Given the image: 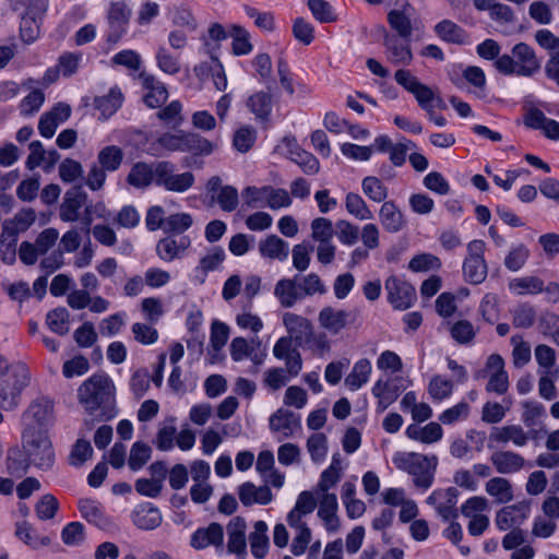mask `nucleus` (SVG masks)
I'll list each match as a JSON object with an SVG mask.
<instances>
[{
	"label": "nucleus",
	"mask_w": 559,
	"mask_h": 559,
	"mask_svg": "<svg viewBox=\"0 0 559 559\" xmlns=\"http://www.w3.org/2000/svg\"><path fill=\"white\" fill-rule=\"evenodd\" d=\"M127 181L138 189L146 188L152 182L156 183V164L136 163L128 174Z\"/></svg>",
	"instance_id": "a878e982"
},
{
	"label": "nucleus",
	"mask_w": 559,
	"mask_h": 559,
	"mask_svg": "<svg viewBox=\"0 0 559 559\" xmlns=\"http://www.w3.org/2000/svg\"><path fill=\"white\" fill-rule=\"evenodd\" d=\"M390 58L394 62H409L412 52L407 37H386L384 43Z\"/></svg>",
	"instance_id": "f704fd0d"
},
{
	"label": "nucleus",
	"mask_w": 559,
	"mask_h": 559,
	"mask_svg": "<svg viewBox=\"0 0 559 559\" xmlns=\"http://www.w3.org/2000/svg\"><path fill=\"white\" fill-rule=\"evenodd\" d=\"M152 449L143 442H135L130 451L129 466L133 471L144 466L151 457Z\"/></svg>",
	"instance_id": "4d7b16f0"
},
{
	"label": "nucleus",
	"mask_w": 559,
	"mask_h": 559,
	"mask_svg": "<svg viewBox=\"0 0 559 559\" xmlns=\"http://www.w3.org/2000/svg\"><path fill=\"white\" fill-rule=\"evenodd\" d=\"M140 80L146 93L143 96L144 103L151 108H159L168 98L166 87L154 76L146 73L140 74Z\"/></svg>",
	"instance_id": "a211bd4d"
},
{
	"label": "nucleus",
	"mask_w": 559,
	"mask_h": 559,
	"mask_svg": "<svg viewBox=\"0 0 559 559\" xmlns=\"http://www.w3.org/2000/svg\"><path fill=\"white\" fill-rule=\"evenodd\" d=\"M131 16V10L124 1H115L110 4L108 11V21L110 25L120 27L126 25Z\"/></svg>",
	"instance_id": "13d9d810"
},
{
	"label": "nucleus",
	"mask_w": 559,
	"mask_h": 559,
	"mask_svg": "<svg viewBox=\"0 0 559 559\" xmlns=\"http://www.w3.org/2000/svg\"><path fill=\"white\" fill-rule=\"evenodd\" d=\"M379 215L382 226L391 233H396L404 226L403 214L393 202H384Z\"/></svg>",
	"instance_id": "2f4dec72"
},
{
	"label": "nucleus",
	"mask_w": 559,
	"mask_h": 559,
	"mask_svg": "<svg viewBox=\"0 0 559 559\" xmlns=\"http://www.w3.org/2000/svg\"><path fill=\"white\" fill-rule=\"evenodd\" d=\"M180 102L174 100L157 112V117L168 126L177 127L183 121Z\"/></svg>",
	"instance_id": "774afa93"
},
{
	"label": "nucleus",
	"mask_w": 559,
	"mask_h": 559,
	"mask_svg": "<svg viewBox=\"0 0 559 559\" xmlns=\"http://www.w3.org/2000/svg\"><path fill=\"white\" fill-rule=\"evenodd\" d=\"M311 238L317 242L332 241L334 236L333 224L329 218L317 217L311 222Z\"/></svg>",
	"instance_id": "a18cd8bd"
},
{
	"label": "nucleus",
	"mask_w": 559,
	"mask_h": 559,
	"mask_svg": "<svg viewBox=\"0 0 559 559\" xmlns=\"http://www.w3.org/2000/svg\"><path fill=\"white\" fill-rule=\"evenodd\" d=\"M511 343L513 345L512 358L513 365L516 368H521L525 366L532 357L531 346L527 342L523 341V338L519 335H513L511 337Z\"/></svg>",
	"instance_id": "603ef678"
},
{
	"label": "nucleus",
	"mask_w": 559,
	"mask_h": 559,
	"mask_svg": "<svg viewBox=\"0 0 559 559\" xmlns=\"http://www.w3.org/2000/svg\"><path fill=\"white\" fill-rule=\"evenodd\" d=\"M79 509L82 516L88 522L97 526H104L106 524V519L104 518L98 504L95 501L90 499L81 500Z\"/></svg>",
	"instance_id": "052dcab7"
},
{
	"label": "nucleus",
	"mask_w": 559,
	"mask_h": 559,
	"mask_svg": "<svg viewBox=\"0 0 559 559\" xmlns=\"http://www.w3.org/2000/svg\"><path fill=\"white\" fill-rule=\"evenodd\" d=\"M132 521L141 530H154L160 525L162 514L157 508L145 504L134 511Z\"/></svg>",
	"instance_id": "c756f323"
},
{
	"label": "nucleus",
	"mask_w": 559,
	"mask_h": 559,
	"mask_svg": "<svg viewBox=\"0 0 559 559\" xmlns=\"http://www.w3.org/2000/svg\"><path fill=\"white\" fill-rule=\"evenodd\" d=\"M530 254V249L524 243H518L508 251L504 258V266L509 271L518 272L526 264Z\"/></svg>",
	"instance_id": "58836bf2"
},
{
	"label": "nucleus",
	"mask_w": 559,
	"mask_h": 559,
	"mask_svg": "<svg viewBox=\"0 0 559 559\" xmlns=\"http://www.w3.org/2000/svg\"><path fill=\"white\" fill-rule=\"evenodd\" d=\"M283 325L287 332V337L296 344L301 345L309 341L312 335L313 325L311 321L294 312H284L282 316Z\"/></svg>",
	"instance_id": "9d476101"
},
{
	"label": "nucleus",
	"mask_w": 559,
	"mask_h": 559,
	"mask_svg": "<svg viewBox=\"0 0 559 559\" xmlns=\"http://www.w3.org/2000/svg\"><path fill=\"white\" fill-rule=\"evenodd\" d=\"M17 236L2 229L0 236V254L5 264H13L16 258Z\"/></svg>",
	"instance_id": "8fccbe9b"
},
{
	"label": "nucleus",
	"mask_w": 559,
	"mask_h": 559,
	"mask_svg": "<svg viewBox=\"0 0 559 559\" xmlns=\"http://www.w3.org/2000/svg\"><path fill=\"white\" fill-rule=\"evenodd\" d=\"M488 500L481 496H473L461 506V513L467 519L483 515L488 510Z\"/></svg>",
	"instance_id": "bf43d9fd"
},
{
	"label": "nucleus",
	"mask_w": 559,
	"mask_h": 559,
	"mask_svg": "<svg viewBox=\"0 0 559 559\" xmlns=\"http://www.w3.org/2000/svg\"><path fill=\"white\" fill-rule=\"evenodd\" d=\"M212 201L217 202L223 211L231 212L238 205V191L231 186H225L216 195H212Z\"/></svg>",
	"instance_id": "680f3d73"
},
{
	"label": "nucleus",
	"mask_w": 559,
	"mask_h": 559,
	"mask_svg": "<svg viewBox=\"0 0 559 559\" xmlns=\"http://www.w3.org/2000/svg\"><path fill=\"white\" fill-rule=\"evenodd\" d=\"M69 317L66 308H57L47 314L46 322L52 332L64 335L69 332Z\"/></svg>",
	"instance_id": "de8ad7c7"
},
{
	"label": "nucleus",
	"mask_w": 559,
	"mask_h": 559,
	"mask_svg": "<svg viewBox=\"0 0 559 559\" xmlns=\"http://www.w3.org/2000/svg\"><path fill=\"white\" fill-rule=\"evenodd\" d=\"M341 466L330 465L323 473L321 474L320 480L317 485L318 495L329 493V489L334 487L341 478Z\"/></svg>",
	"instance_id": "0e129e2a"
},
{
	"label": "nucleus",
	"mask_w": 559,
	"mask_h": 559,
	"mask_svg": "<svg viewBox=\"0 0 559 559\" xmlns=\"http://www.w3.org/2000/svg\"><path fill=\"white\" fill-rule=\"evenodd\" d=\"M87 194L80 188H72L66 192L60 205L59 217L67 223L76 222L80 218V210L85 206Z\"/></svg>",
	"instance_id": "f8f14e48"
},
{
	"label": "nucleus",
	"mask_w": 559,
	"mask_h": 559,
	"mask_svg": "<svg viewBox=\"0 0 559 559\" xmlns=\"http://www.w3.org/2000/svg\"><path fill=\"white\" fill-rule=\"evenodd\" d=\"M257 131L251 126H242L234 133L233 145L240 153H247L254 144Z\"/></svg>",
	"instance_id": "c03bdc74"
},
{
	"label": "nucleus",
	"mask_w": 559,
	"mask_h": 559,
	"mask_svg": "<svg viewBox=\"0 0 559 559\" xmlns=\"http://www.w3.org/2000/svg\"><path fill=\"white\" fill-rule=\"evenodd\" d=\"M522 421L526 427L536 426L540 419L545 416L544 406L535 401H526L522 403Z\"/></svg>",
	"instance_id": "5fc2aeb1"
},
{
	"label": "nucleus",
	"mask_w": 559,
	"mask_h": 559,
	"mask_svg": "<svg viewBox=\"0 0 559 559\" xmlns=\"http://www.w3.org/2000/svg\"><path fill=\"white\" fill-rule=\"evenodd\" d=\"M141 310L150 323H156L164 314V308L160 299L156 297H146L141 301Z\"/></svg>",
	"instance_id": "69168bd1"
},
{
	"label": "nucleus",
	"mask_w": 559,
	"mask_h": 559,
	"mask_svg": "<svg viewBox=\"0 0 559 559\" xmlns=\"http://www.w3.org/2000/svg\"><path fill=\"white\" fill-rule=\"evenodd\" d=\"M228 550L237 555L246 554V523L242 519H234L227 526Z\"/></svg>",
	"instance_id": "bb28decb"
},
{
	"label": "nucleus",
	"mask_w": 559,
	"mask_h": 559,
	"mask_svg": "<svg viewBox=\"0 0 559 559\" xmlns=\"http://www.w3.org/2000/svg\"><path fill=\"white\" fill-rule=\"evenodd\" d=\"M528 504L518 503L502 508L496 514V525L501 531L511 530L514 525L520 524L526 519L528 513Z\"/></svg>",
	"instance_id": "6ab92c4d"
},
{
	"label": "nucleus",
	"mask_w": 559,
	"mask_h": 559,
	"mask_svg": "<svg viewBox=\"0 0 559 559\" xmlns=\"http://www.w3.org/2000/svg\"><path fill=\"white\" fill-rule=\"evenodd\" d=\"M29 379L28 369L23 362L9 361L0 356V406L4 409L16 407Z\"/></svg>",
	"instance_id": "f257e3e1"
},
{
	"label": "nucleus",
	"mask_w": 559,
	"mask_h": 559,
	"mask_svg": "<svg viewBox=\"0 0 559 559\" xmlns=\"http://www.w3.org/2000/svg\"><path fill=\"white\" fill-rule=\"evenodd\" d=\"M266 532V523L257 521L253 526V532L249 535L250 549L255 558H263L267 551L269 537Z\"/></svg>",
	"instance_id": "473e14b6"
},
{
	"label": "nucleus",
	"mask_w": 559,
	"mask_h": 559,
	"mask_svg": "<svg viewBox=\"0 0 559 559\" xmlns=\"http://www.w3.org/2000/svg\"><path fill=\"white\" fill-rule=\"evenodd\" d=\"M260 254L269 260L285 261L289 254V246L276 235H270L259 242Z\"/></svg>",
	"instance_id": "4be33fe9"
},
{
	"label": "nucleus",
	"mask_w": 559,
	"mask_h": 559,
	"mask_svg": "<svg viewBox=\"0 0 559 559\" xmlns=\"http://www.w3.org/2000/svg\"><path fill=\"white\" fill-rule=\"evenodd\" d=\"M71 115V107L68 104L59 103L48 112L44 114L38 123L39 133L44 138H52L57 128L67 121Z\"/></svg>",
	"instance_id": "4468645a"
},
{
	"label": "nucleus",
	"mask_w": 559,
	"mask_h": 559,
	"mask_svg": "<svg viewBox=\"0 0 559 559\" xmlns=\"http://www.w3.org/2000/svg\"><path fill=\"white\" fill-rule=\"evenodd\" d=\"M485 492L497 504H506L514 499L513 486L508 478L502 476L490 477L485 483Z\"/></svg>",
	"instance_id": "aec40b11"
},
{
	"label": "nucleus",
	"mask_w": 559,
	"mask_h": 559,
	"mask_svg": "<svg viewBox=\"0 0 559 559\" xmlns=\"http://www.w3.org/2000/svg\"><path fill=\"white\" fill-rule=\"evenodd\" d=\"M97 159L100 167L108 171H115L122 163L123 152L116 145H108L99 151Z\"/></svg>",
	"instance_id": "ea45409f"
},
{
	"label": "nucleus",
	"mask_w": 559,
	"mask_h": 559,
	"mask_svg": "<svg viewBox=\"0 0 559 559\" xmlns=\"http://www.w3.org/2000/svg\"><path fill=\"white\" fill-rule=\"evenodd\" d=\"M223 538V527L217 523H212L206 528H200L192 535L191 545L195 549H203L211 545L222 546Z\"/></svg>",
	"instance_id": "b1692460"
},
{
	"label": "nucleus",
	"mask_w": 559,
	"mask_h": 559,
	"mask_svg": "<svg viewBox=\"0 0 559 559\" xmlns=\"http://www.w3.org/2000/svg\"><path fill=\"white\" fill-rule=\"evenodd\" d=\"M459 491L454 487L435 490L426 500L429 506L435 507L437 513L445 521L457 516L456 502Z\"/></svg>",
	"instance_id": "0eeeda50"
},
{
	"label": "nucleus",
	"mask_w": 559,
	"mask_h": 559,
	"mask_svg": "<svg viewBox=\"0 0 559 559\" xmlns=\"http://www.w3.org/2000/svg\"><path fill=\"white\" fill-rule=\"evenodd\" d=\"M465 277L473 284L481 283L487 276V265L484 259H466L463 264Z\"/></svg>",
	"instance_id": "49530a36"
},
{
	"label": "nucleus",
	"mask_w": 559,
	"mask_h": 559,
	"mask_svg": "<svg viewBox=\"0 0 559 559\" xmlns=\"http://www.w3.org/2000/svg\"><path fill=\"white\" fill-rule=\"evenodd\" d=\"M428 391L433 400L442 401L452 394L453 383L441 376H435L429 382Z\"/></svg>",
	"instance_id": "6e6d98bb"
},
{
	"label": "nucleus",
	"mask_w": 559,
	"mask_h": 559,
	"mask_svg": "<svg viewBox=\"0 0 559 559\" xmlns=\"http://www.w3.org/2000/svg\"><path fill=\"white\" fill-rule=\"evenodd\" d=\"M392 462L397 471L407 473L413 477V483L417 488L428 489L431 487L438 466L436 455L397 451L393 454Z\"/></svg>",
	"instance_id": "f03ea898"
},
{
	"label": "nucleus",
	"mask_w": 559,
	"mask_h": 559,
	"mask_svg": "<svg viewBox=\"0 0 559 559\" xmlns=\"http://www.w3.org/2000/svg\"><path fill=\"white\" fill-rule=\"evenodd\" d=\"M307 450L313 462H321L328 453V439L324 433L317 432L307 440Z\"/></svg>",
	"instance_id": "3c124183"
},
{
	"label": "nucleus",
	"mask_w": 559,
	"mask_h": 559,
	"mask_svg": "<svg viewBox=\"0 0 559 559\" xmlns=\"http://www.w3.org/2000/svg\"><path fill=\"white\" fill-rule=\"evenodd\" d=\"M403 391L402 378L397 376H383L373 386L372 394L378 401V409L383 412L393 404Z\"/></svg>",
	"instance_id": "423d86ee"
},
{
	"label": "nucleus",
	"mask_w": 559,
	"mask_h": 559,
	"mask_svg": "<svg viewBox=\"0 0 559 559\" xmlns=\"http://www.w3.org/2000/svg\"><path fill=\"white\" fill-rule=\"evenodd\" d=\"M188 132L163 133L157 139V144L160 148L167 152H186V139Z\"/></svg>",
	"instance_id": "09e8293b"
},
{
	"label": "nucleus",
	"mask_w": 559,
	"mask_h": 559,
	"mask_svg": "<svg viewBox=\"0 0 559 559\" xmlns=\"http://www.w3.org/2000/svg\"><path fill=\"white\" fill-rule=\"evenodd\" d=\"M186 142V152L193 155H210L216 148L215 143L197 133L188 132Z\"/></svg>",
	"instance_id": "79ce46f5"
},
{
	"label": "nucleus",
	"mask_w": 559,
	"mask_h": 559,
	"mask_svg": "<svg viewBox=\"0 0 559 559\" xmlns=\"http://www.w3.org/2000/svg\"><path fill=\"white\" fill-rule=\"evenodd\" d=\"M490 462L500 475H512L523 471L526 460L520 453L511 450H499L490 455Z\"/></svg>",
	"instance_id": "9b49d317"
},
{
	"label": "nucleus",
	"mask_w": 559,
	"mask_h": 559,
	"mask_svg": "<svg viewBox=\"0 0 559 559\" xmlns=\"http://www.w3.org/2000/svg\"><path fill=\"white\" fill-rule=\"evenodd\" d=\"M283 144L286 147L294 146L296 148V152H292V160L298 164L306 174L314 175L319 171V160L312 154L301 150L295 139L285 138Z\"/></svg>",
	"instance_id": "c85d7f7f"
},
{
	"label": "nucleus",
	"mask_w": 559,
	"mask_h": 559,
	"mask_svg": "<svg viewBox=\"0 0 559 559\" xmlns=\"http://www.w3.org/2000/svg\"><path fill=\"white\" fill-rule=\"evenodd\" d=\"M390 304L400 310L409 308L415 298V289L408 283L391 276L385 282Z\"/></svg>",
	"instance_id": "1a4fd4ad"
},
{
	"label": "nucleus",
	"mask_w": 559,
	"mask_h": 559,
	"mask_svg": "<svg viewBox=\"0 0 559 559\" xmlns=\"http://www.w3.org/2000/svg\"><path fill=\"white\" fill-rule=\"evenodd\" d=\"M513 61L516 67L518 75L532 76L539 70V63L534 51L526 44H518L513 50Z\"/></svg>",
	"instance_id": "dca6fc26"
},
{
	"label": "nucleus",
	"mask_w": 559,
	"mask_h": 559,
	"mask_svg": "<svg viewBox=\"0 0 559 559\" xmlns=\"http://www.w3.org/2000/svg\"><path fill=\"white\" fill-rule=\"evenodd\" d=\"M274 296L284 308H292L301 299L296 282L292 278L280 280L274 287Z\"/></svg>",
	"instance_id": "cd10ccee"
},
{
	"label": "nucleus",
	"mask_w": 559,
	"mask_h": 559,
	"mask_svg": "<svg viewBox=\"0 0 559 559\" xmlns=\"http://www.w3.org/2000/svg\"><path fill=\"white\" fill-rule=\"evenodd\" d=\"M36 213L33 209H23L15 216L3 223L2 229L17 236L26 231L35 222Z\"/></svg>",
	"instance_id": "c9c22d12"
},
{
	"label": "nucleus",
	"mask_w": 559,
	"mask_h": 559,
	"mask_svg": "<svg viewBox=\"0 0 559 559\" xmlns=\"http://www.w3.org/2000/svg\"><path fill=\"white\" fill-rule=\"evenodd\" d=\"M530 440L528 432L520 425H506L493 427L489 435V447L513 443L516 448H523Z\"/></svg>",
	"instance_id": "6e6552de"
},
{
	"label": "nucleus",
	"mask_w": 559,
	"mask_h": 559,
	"mask_svg": "<svg viewBox=\"0 0 559 559\" xmlns=\"http://www.w3.org/2000/svg\"><path fill=\"white\" fill-rule=\"evenodd\" d=\"M270 429L282 438H290L301 428L300 418L293 412L280 408L270 417Z\"/></svg>",
	"instance_id": "ddd939ff"
},
{
	"label": "nucleus",
	"mask_w": 559,
	"mask_h": 559,
	"mask_svg": "<svg viewBox=\"0 0 559 559\" xmlns=\"http://www.w3.org/2000/svg\"><path fill=\"white\" fill-rule=\"evenodd\" d=\"M78 399L91 414L107 408L115 400L114 382L106 374H94L80 385Z\"/></svg>",
	"instance_id": "7ed1b4c3"
},
{
	"label": "nucleus",
	"mask_w": 559,
	"mask_h": 559,
	"mask_svg": "<svg viewBox=\"0 0 559 559\" xmlns=\"http://www.w3.org/2000/svg\"><path fill=\"white\" fill-rule=\"evenodd\" d=\"M337 498L334 493L319 496L318 516L322 520L329 533H336L341 528V521L337 516Z\"/></svg>",
	"instance_id": "2eb2a0df"
},
{
	"label": "nucleus",
	"mask_w": 559,
	"mask_h": 559,
	"mask_svg": "<svg viewBox=\"0 0 559 559\" xmlns=\"http://www.w3.org/2000/svg\"><path fill=\"white\" fill-rule=\"evenodd\" d=\"M509 288L518 295H535L544 290V282L537 276L516 277L510 281Z\"/></svg>",
	"instance_id": "e433bc0d"
},
{
	"label": "nucleus",
	"mask_w": 559,
	"mask_h": 559,
	"mask_svg": "<svg viewBox=\"0 0 559 559\" xmlns=\"http://www.w3.org/2000/svg\"><path fill=\"white\" fill-rule=\"evenodd\" d=\"M189 243L190 241L187 238H182L180 241H177L174 238L167 237L158 241L156 252L159 259L170 262L176 258H179L188 248Z\"/></svg>",
	"instance_id": "7c9ffc66"
},
{
	"label": "nucleus",
	"mask_w": 559,
	"mask_h": 559,
	"mask_svg": "<svg viewBox=\"0 0 559 559\" xmlns=\"http://www.w3.org/2000/svg\"><path fill=\"white\" fill-rule=\"evenodd\" d=\"M239 500L243 506L267 504L273 500V493L267 485L255 486L252 483H245L238 489Z\"/></svg>",
	"instance_id": "412c9836"
},
{
	"label": "nucleus",
	"mask_w": 559,
	"mask_h": 559,
	"mask_svg": "<svg viewBox=\"0 0 559 559\" xmlns=\"http://www.w3.org/2000/svg\"><path fill=\"white\" fill-rule=\"evenodd\" d=\"M361 188L362 192L373 202L380 203L388 198L386 187L377 177H366L361 182Z\"/></svg>",
	"instance_id": "37998d69"
},
{
	"label": "nucleus",
	"mask_w": 559,
	"mask_h": 559,
	"mask_svg": "<svg viewBox=\"0 0 559 559\" xmlns=\"http://www.w3.org/2000/svg\"><path fill=\"white\" fill-rule=\"evenodd\" d=\"M372 370L371 362L368 359L358 360L350 373L345 378V385L352 391L360 389L365 383L368 382Z\"/></svg>",
	"instance_id": "72a5a7b5"
},
{
	"label": "nucleus",
	"mask_w": 559,
	"mask_h": 559,
	"mask_svg": "<svg viewBox=\"0 0 559 559\" xmlns=\"http://www.w3.org/2000/svg\"><path fill=\"white\" fill-rule=\"evenodd\" d=\"M246 107L257 120L267 122L273 108V94L270 91H257L247 98Z\"/></svg>",
	"instance_id": "f3484780"
},
{
	"label": "nucleus",
	"mask_w": 559,
	"mask_h": 559,
	"mask_svg": "<svg viewBox=\"0 0 559 559\" xmlns=\"http://www.w3.org/2000/svg\"><path fill=\"white\" fill-rule=\"evenodd\" d=\"M122 94L119 90H111L108 95L95 99L97 109L100 111L102 118L111 117L122 104Z\"/></svg>",
	"instance_id": "4c0bfd02"
},
{
	"label": "nucleus",
	"mask_w": 559,
	"mask_h": 559,
	"mask_svg": "<svg viewBox=\"0 0 559 559\" xmlns=\"http://www.w3.org/2000/svg\"><path fill=\"white\" fill-rule=\"evenodd\" d=\"M93 455V448L90 441L79 439L73 445L70 455L69 463L72 466L80 467Z\"/></svg>",
	"instance_id": "864d4df0"
},
{
	"label": "nucleus",
	"mask_w": 559,
	"mask_h": 559,
	"mask_svg": "<svg viewBox=\"0 0 559 559\" xmlns=\"http://www.w3.org/2000/svg\"><path fill=\"white\" fill-rule=\"evenodd\" d=\"M24 449L31 464L40 468L52 465L55 453L46 431L27 428L24 432Z\"/></svg>",
	"instance_id": "20e7f679"
},
{
	"label": "nucleus",
	"mask_w": 559,
	"mask_h": 559,
	"mask_svg": "<svg viewBox=\"0 0 559 559\" xmlns=\"http://www.w3.org/2000/svg\"><path fill=\"white\" fill-rule=\"evenodd\" d=\"M345 206L347 212L361 221H369L372 218V212L364 199L357 193H347L345 198Z\"/></svg>",
	"instance_id": "a19ab883"
},
{
	"label": "nucleus",
	"mask_w": 559,
	"mask_h": 559,
	"mask_svg": "<svg viewBox=\"0 0 559 559\" xmlns=\"http://www.w3.org/2000/svg\"><path fill=\"white\" fill-rule=\"evenodd\" d=\"M194 181L195 177L191 171L177 173L175 165L169 162L156 163V185L166 191L185 193Z\"/></svg>",
	"instance_id": "39448f33"
},
{
	"label": "nucleus",
	"mask_w": 559,
	"mask_h": 559,
	"mask_svg": "<svg viewBox=\"0 0 559 559\" xmlns=\"http://www.w3.org/2000/svg\"><path fill=\"white\" fill-rule=\"evenodd\" d=\"M25 417L40 427L49 424L53 417V402L47 397L36 399L29 404Z\"/></svg>",
	"instance_id": "393cba45"
},
{
	"label": "nucleus",
	"mask_w": 559,
	"mask_h": 559,
	"mask_svg": "<svg viewBox=\"0 0 559 559\" xmlns=\"http://www.w3.org/2000/svg\"><path fill=\"white\" fill-rule=\"evenodd\" d=\"M450 333L457 343L467 344L473 341L476 331L469 321L460 320L451 326Z\"/></svg>",
	"instance_id": "338daca9"
},
{
	"label": "nucleus",
	"mask_w": 559,
	"mask_h": 559,
	"mask_svg": "<svg viewBox=\"0 0 559 559\" xmlns=\"http://www.w3.org/2000/svg\"><path fill=\"white\" fill-rule=\"evenodd\" d=\"M348 313L345 310H338L333 307H324L318 316L321 328L332 334L340 333L347 325Z\"/></svg>",
	"instance_id": "5701e85b"
},
{
	"label": "nucleus",
	"mask_w": 559,
	"mask_h": 559,
	"mask_svg": "<svg viewBox=\"0 0 559 559\" xmlns=\"http://www.w3.org/2000/svg\"><path fill=\"white\" fill-rule=\"evenodd\" d=\"M85 538L84 525L80 522L67 524L61 532V539L68 546H76Z\"/></svg>",
	"instance_id": "e2e57ef3"
}]
</instances>
